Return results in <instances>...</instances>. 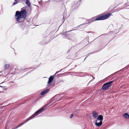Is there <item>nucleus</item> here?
Segmentation results:
<instances>
[{
	"instance_id": "f257e3e1",
	"label": "nucleus",
	"mask_w": 129,
	"mask_h": 129,
	"mask_svg": "<svg viewBox=\"0 0 129 129\" xmlns=\"http://www.w3.org/2000/svg\"><path fill=\"white\" fill-rule=\"evenodd\" d=\"M26 12L25 10L19 11H17L16 12L15 17L18 22H21L24 20L26 16Z\"/></svg>"
},
{
	"instance_id": "f03ea898",
	"label": "nucleus",
	"mask_w": 129,
	"mask_h": 129,
	"mask_svg": "<svg viewBox=\"0 0 129 129\" xmlns=\"http://www.w3.org/2000/svg\"><path fill=\"white\" fill-rule=\"evenodd\" d=\"M45 108H44L42 107L40 109L38 110L37 111H36L35 113L32 115L31 116L29 117V118H28L26 120L23 122L22 123L20 124L18 126H16L15 128H17L18 127L21 126L24 124L26 122L28 121L29 120L33 119L36 116H37L39 114L42 113L44 110Z\"/></svg>"
},
{
	"instance_id": "7ed1b4c3",
	"label": "nucleus",
	"mask_w": 129,
	"mask_h": 129,
	"mask_svg": "<svg viewBox=\"0 0 129 129\" xmlns=\"http://www.w3.org/2000/svg\"><path fill=\"white\" fill-rule=\"evenodd\" d=\"M111 15V14L109 13L107 14H105L103 16H99L96 18H92L91 19L89 20V22H92L95 20H103L107 19Z\"/></svg>"
},
{
	"instance_id": "20e7f679",
	"label": "nucleus",
	"mask_w": 129,
	"mask_h": 129,
	"mask_svg": "<svg viewBox=\"0 0 129 129\" xmlns=\"http://www.w3.org/2000/svg\"><path fill=\"white\" fill-rule=\"evenodd\" d=\"M113 81H111L104 84L102 87V89L105 90L109 88L111 86V84Z\"/></svg>"
},
{
	"instance_id": "39448f33",
	"label": "nucleus",
	"mask_w": 129,
	"mask_h": 129,
	"mask_svg": "<svg viewBox=\"0 0 129 129\" xmlns=\"http://www.w3.org/2000/svg\"><path fill=\"white\" fill-rule=\"evenodd\" d=\"M53 79L52 76H51L49 78L48 81V84L47 86L48 87L50 86V83Z\"/></svg>"
},
{
	"instance_id": "423d86ee",
	"label": "nucleus",
	"mask_w": 129,
	"mask_h": 129,
	"mask_svg": "<svg viewBox=\"0 0 129 129\" xmlns=\"http://www.w3.org/2000/svg\"><path fill=\"white\" fill-rule=\"evenodd\" d=\"M95 125L98 127H99L101 126L102 124V121H97L96 120L95 122Z\"/></svg>"
},
{
	"instance_id": "0eeeda50",
	"label": "nucleus",
	"mask_w": 129,
	"mask_h": 129,
	"mask_svg": "<svg viewBox=\"0 0 129 129\" xmlns=\"http://www.w3.org/2000/svg\"><path fill=\"white\" fill-rule=\"evenodd\" d=\"M103 119V117L102 115H99L97 118V119L96 120L97 121H99V120L102 121Z\"/></svg>"
},
{
	"instance_id": "6e6552de",
	"label": "nucleus",
	"mask_w": 129,
	"mask_h": 129,
	"mask_svg": "<svg viewBox=\"0 0 129 129\" xmlns=\"http://www.w3.org/2000/svg\"><path fill=\"white\" fill-rule=\"evenodd\" d=\"M49 90V89H46L45 90L42 91L41 93V94L42 95H43L47 93L48 92Z\"/></svg>"
},
{
	"instance_id": "1a4fd4ad",
	"label": "nucleus",
	"mask_w": 129,
	"mask_h": 129,
	"mask_svg": "<svg viewBox=\"0 0 129 129\" xmlns=\"http://www.w3.org/2000/svg\"><path fill=\"white\" fill-rule=\"evenodd\" d=\"M10 67V64H5L4 66V69L5 70H7L9 69V68Z\"/></svg>"
},
{
	"instance_id": "9d476101",
	"label": "nucleus",
	"mask_w": 129,
	"mask_h": 129,
	"mask_svg": "<svg viewBox=\"0 0 129 129\" xmlns=\"http://www.w3.org/2000/svg\"><path fill=\"white\" fill-rule=\"evenodd\" d=\"M92 114L93 117L94 118H96L98 115V114L96 112L94 111H93L92 112Z\"/></svg>"
},
{
	"instance_id": "9b49d317",
	"label": "nucleus",
	"mask_w": 129,
	"mask_h": 129,
	"mask_svg": "<svg viewBox=\"0 0 129 129\" xmlns=\"http://www.w3.org/2000/svg\"><path fill=\"white\" fill-rule=\"evenodd\" d=\"M78 5L79 4L78 3H77L76 4H74L73 5V6L72 7V9H75L78 7Z\"/></svg>"
},
{
	"instance_id": "f8f14e48",
	"label": "nucleus",
	"mask_w": 129,
	"mask_h": 129,
	"mask_svg": "<svg viewBox=\"0 0 129 129\" xmlns=\"http://www.w3.org/2000/svg\"><path fill=\"white\" fill-rule=\"evenodd\" d=\"M123 116L125 119H127L129 117V115L127 113H125L124 115H123Z\"/></svg>"
},
{
	"instance_id": "ddd939ff",
	"label": "nucleus",
	"mask_w": 129,
	"mask_h": 129,
	"mask_svg": "<svg viewBox=\"0 0 129 129\" xmlns=\"http://www.w3.org/2000/svg\"><path fill=\"white\" fill-rule=\"evenodd\" d=\"M26 3L28 7H29L30 6V4L29 0H26Z\"/></svg>"
},
{
	"instance_id": "4468645a",
	"label": "nucleus",
	"mask_w": 129,
	"mask_h": 129,
	"mask_svg": "<svg viewBox=\"0 0 129 129\" xmlns=\"http://www.w3.org/2000/svg\"><path fill=\"white\" fill-rule=\"evenodd\" d=\"M18 1L17 0H16L15 1V2L13 3V5H14L18 3Z\"/></svg>"
},
{
	"instance_id": "2eb2a0df",
	"label": "nucleus",
	"mask_w": 129,
	"mask_h": 129,
	"mask_svg": "<svg viewBox=\"0 0 129 129\" xmlns=\"http://www.w3.org/2000/svg\"><path fill=\"white\" fill-rule=\"evenodd\" d=\"M73 114H71V116H70V118H71L73 116Z\"/></svg>"
},
{
	"instance_id": "dca6fc26",
	"label": "nucleus",
	"mask_w": 129,
	"mask_h": 129,
	"mask_svg": "<svg viewBox=\"0 0 129 129\" xmlns=\"http://www.w3.org/2000/svg\"><path fill=\"white\" fill-rule=\"evenodd\" d=\"M67 32H64V33H63V35H65V34L67 33Z\"/></svg>"
},
{
	"instance_id": "f3484780",
	"label": "nucleus",
	"mask_w": 129,
	"mask_h": 129,
	"mask_svg": "<svg viewBox=\"0 0 129 129\" xmlns=\"http://www.w3.org/2000/svg\"><path fill=\"white\" fill-rule=\"evenodd\" d=\"M57 72H56V73H55V75H54V76H55V75L56 74H57Z\"/></svg>"
},
{
	"instance_id": "a211bd4d",
	"label": "nucleus",
	"mask_w": 129,
	"mask_h": 129,
	"mask_svg": "<svg viewBox=\"0 0 129 129\" xmlns=\"http://www.w3.org/2000/svg\"><path fill=\"white\" fill-rule=\"evenodd\" d=\"M0 87H2V86H0Z\"/></svg>"
}]
</instances>
